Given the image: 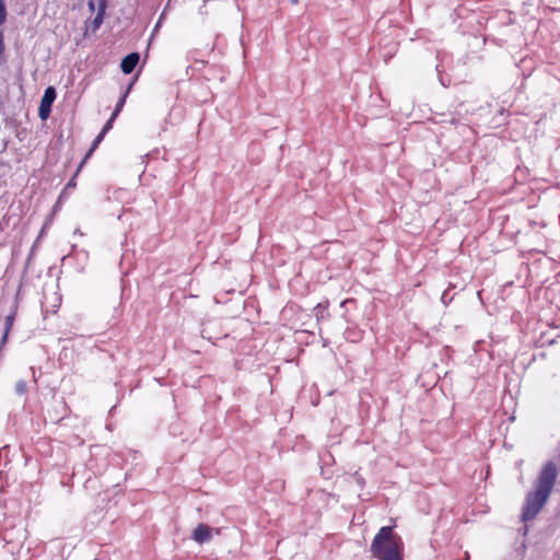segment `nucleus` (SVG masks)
Wrapping results in <instances>:
<instances>
[{"label":"nucleus","instance_id":"9d476101","mask_svg":"<svg viewBox=\"0 0 560 560\" xmlns=\"http://www.w3.org/2000/svg\"><path fill=\"white\" fill-rule=\"evenodd\" d=\"M15 392L19 395H23L26 392V383L24 381H19L15 385Z\"/></svg>","mask_w":560,"mask_h":560},{"label":"nucleus","instance_id":"7ed1b4c3","mask_svg":"<svg viewBox=\"0 0 560 560\" xmlns=\"http://www.w3.org/2000/svg\"><path fill=\"white\" fill-rule=\"evenodd\" d=\"M56 98V91L52 86H49L45 90V93L42 97L40 105L38 108V116L40 119L45 120L48 118L50 110H51V104Z\"/></svg>","mask_w":560,"mask_h":560},{"label":"nucleus","instance_id":"20e7f679","mask_svg":"<svg viewBox=\"0 0 560 560\" xmlns=\"http://www.w3.org/2000/svg\"><path fill=\"white\" fill-rule=\"evenodd\" d=\"M191 538L200 545L209 542L212 539V528L207 524H199L192 530Z\"/></svg>","mask_w":560,"mask_h":560},{"label":"nucleus","instance_id":"f8f14e48","mask_svg":"<svg viewBox=\"0 0 560 560\" xmlns=\"http://www.w3.org/2000/svg\"><path fill=\"white\" fill-rule=\"evenodd\" d=\"M115 118H113V116L109 118V120L105 124V126L103 127L102 129V132L103 133H106L113 126V121H114Z\"/></svg>","mask_w":560,"mask_h":560},{"label":"nucleus","instance_id":"6e6552de","mask_svg":"<svg viewBox=\"0 0 560 560\" xmlns=\"http://www.w3.org/2000/svg\"><path fill=\"white\" fill-rule=\"evenodd\" d=\"M104 12H105V4H102L100 10H98V12H97V14H96V16L93 20L94 28L100 27V25L102 24Z\"/></svg>","mask_w":560,"mask_h":560},{"label":"nucleus","instance_id":"2eb2a0df","mask_svg":"<svg viewBox=\"0 0 560 560\" xmlns=\"http://www.w3.org/2000/svg\"><path fill=\"white\" fill-rule=\"evenodd\" d=\"M4 2V0H0V3Z\"/></svg>","mask_w":560,"mask_h":560},{"label":"nucleus","instance_id":"9b49d317","mask_svg":"<svg viewBox=\"0 0 560 560\" xmlns=\"http://www.w3.org/2000/svg\"><path fill=\"white\" fill-rule=\"evenodd\" d=\"M7 19V9L5 3H0V25H2L5 22Z\"/></svg>","mask_w":560,"mask_h":560},{"label":"nucleus","instance_id":"ddd939ff","mask_svg":"<svg viewBox=\"0 0 560 560\" xmlns=\"http://www.w3.org/2000/svg\"><path fill=\"white\" fill-rule=\"evenodd\" d=\"M75 186V183H74V179L72 178L68 184H67V187H74Z\"/></svg>","mask_w":560,"mask_h":560},{"label":"nucleus","instance_id":"4468645a","mask_svg":"<svg viewBox=\"0 0 560 560\" xmlns=\"http://www.w3.org/2000/svg\"><path fill=\"white\" fill-rule=\"evenodd\" d=\"M89 8L93 11L94 10V2L93 1H89Z\"/></svg>","mask_w":560,"mask_h":560},{"label":"nucleus","instance_id":"f257e3e1","mask_svg":"<svg viewBox=\"0 0 560 560\" xmlns=\"http://www.w3.org/2000/svg\"><path fill=\"white\" fill-rule=\"evenodd\" d=\"M557 477V465L552 460L547 462L534 481V490L526 495L522 513L524 522L535 518L544 508L556 485Z\"/></svg>","mask_w":560,"mask_h":560},{"label":"nucleus","instance_id":"0eeeda50","mask_svg":"<svg viewBox=\"0 0 560 560\" xmlns=\"http://www.w3.org/2000/svg\"><path fill=\"white\" fill-rule=\"evenodd\" d=\"M105 133H103L102 131L100 132V135L95 138V140L93 141L92 143V147L90 149V151L86 153L85 158L83 159V161L81 162L77 173L81 170L83 163L86 161V159L90 158V155L92 154V152L97 148V145L100 144V142L103 140Z\"/></svg>","mask_w":560,"mask_h":560},{"label":"nucleus","instance_id":"423d86ee","mask_svg":"<svg viewBox=\"0 0 560 560\" xmlns=\"http://www.w3.org/2000/svg\"><path fill=\"white\" fill-rule=\"evenodd\" d=\"M14 318H15V314L12 313L10 315H8L4 319V332H3V337H2V345H4L7 342V339H8V336H9V332L13 326V323H14Z\"/></svg>","mask_w":560,"mask_h":560},{"label":"nucleus","instance_id":"f03ea898","mask_svg":"<svg viewBox=\"0 0 560 560\" xmlns=\"http://www.w3.org/2000/svg\"><path fill=\"white\" fill-rule=\"evenodd\" d=\"M371 552L377 560H402V540L392 526H383L372 540Z\"/></svg>","mask_w":560,"mask_h":560},{"label":"nucleus","instance_id":"1a4fd4ad","mask_svg":"<svg viewBox=\"0 0 560 560\" xmlns=\"http://www.w3.org/2000/svg\"><path fill=\"white\" fill-rule=\"evenodd\" d=\"M126 97H127V93H125V94L122 95V97L119 100V102L117 103L116 108H115V110H114V113H113V118H116V117H117V115L119 114V112L121 110V108H122V106H124V104H125V100H126Z\"/></svg>","mask_w":560,"mask_h":560},{"label":"nucleus","instance_id":"39448f33","mask_svg":"<svg viewBox=\"0 0 560 560\" xmlns=\"http://www.w3.org/2000/svg\"><path fill=\"white\" fill-rule=\"evenodd\" d=\"M139 59H140V57H139L138 52H131V54L127 55L121 60V63H120L121 71L126 74L131 73L135 70L136 66L138 65Z\"/></svg>","mask_w":560,"mask_h":560}]
</instances>
